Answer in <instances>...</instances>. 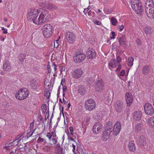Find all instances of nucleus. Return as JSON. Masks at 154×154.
I'll list each match as a JSON object with an SVG mask.
<instances>
[{
	"label": "nucleus",
	"instance_id": "f257e3e1",
	"mask_svg": "<svg viewBox=\"0 0 154 154\" xmlns=\"http://www.w3.org/2000/svg\"><path fill=\"white\" fill-rule=\"evenodd\" d=\"M131 5L133 9L137 14H140L143 11L141 4L139 0H131Z\"/></svg>",
	"mask_w": 154,
	"mask_h": 154
},
{
	"label": "nucleus",
	"instance_id": "f03ea898",
	"mask_svg": "<svg viewBox=\"0 0 154 154\" xmlns=\"http://www.w3.org/2000/svg\"><path fill=\"white\" fill-rule=\"evenodd\" d=\"M43 33L45 38H48L51 35L54 29L50 24H47L44 25L42 28Z\"/></svg>",
	"mask_w": 154,
	"mask_h": 154
},
{
	"label": "nucleus",
	"instance_id": "7ed1b4c3",
	"mask_svg": "<svg viewBox=\"0 0 154 154\" xmlns=\"http://www.w3.org/2000/svg\"><path fill=\"white\" fill-rule=\"evenodd\" d=\"M40 10L38 9H31L29 11L27 16V20L30 22H32L35 18L38 17V14L40 13Z\"/></svg>",
	"mask_w": 154,
	"mask_h": 154
},
{
	"label": "nucleus",
	"instance_id": "20e7f679",
	"mask_svg": "<svg viewBox=\"0 0 154 154\" xmlns=\"http://www.w3.org/2000/svg\"><path fill=\"white\" fill-rule=\"evenodd\" d=\"M29 95V91L26 88L19 91L18 93L15 94L16 97L19 100H24Z\"/></svg>",
	"mask_w": 154,
	"mask_h": 154
},
{
	"label": "nucleus",
	"instance_id": "39448f33",
	"mask_svg": "<svg viewBox=\"0 0 154 154\" xmlns=\"http://www.w3.org/2000/svg\"><path fill=\"white\" fill-rule=\"evenodd\" d=\"M86 58L85 54L80 52H76L75 55L73 57L74 61L76 63H80L84 60Z\"/></svg>",
	"mask_w": 154,
	"mask_h": 154
},
{
	"label": "nucleus",
	"instance_id": "423d86ee",
	"mask_svg": "<svg viewBox=\"0 0 154 154\" xmlns=\"http://www.w3.org/2000/svg\"><path fill=\"white\" fill-rule=\"evenodd\" d=\"M95 103L94 101L90 99L87 100L85 103V108L89 111H91L94 109L95 107Z\"/></svg>",
	"mask_w": 154,
	"mask_h": 154
},
{
	"label": "nucleus",
	"instance_id": "0eeeda50",
	"mask_svg": "<svg viewBox=\"0 0 154 154\" xmlns=\"http://www.w3.org/2000/svg\"><path fill=\"white\" fill-rule=\"evenodd\" d=\"M144 111L147 115H151L154 113V109L152 106L149 103H146L144 106Z\"/></svg>",
	"mask_w": 154,
	"mask_h": 154
},
{
	"label": "nucleus",
	"instance_id": "6e6552de",
	"mask_svg": "<svg viewBox=\"0 0 154 154\" xmlns=\"http://www.w3.org/2000/svg\"><path fill=\"white\" fill-rule=\"evenodd\" d=\"M66 38L68 42L70 43H72L75 41V36L72 32H67L66 35Z\"/></svg>",
	"mask_w": 154,
	"mask_h": 154
},
{
	"label": "nucleus",
	"instance_id": "1a4fd4ad",
	"mask_svg": "<svg viewBox=\"0 0 154 154\" xmlns=\"http://www.w3.org/2000/svg\"><path fill=\"white\" fill-rule=\"evenodd\" d=\"M104 83L102 80L97 81L95 85V89L97 91H100L103 90Z\"/></svg>",
	"mask_w": 154,
	"mask_h": 154
},
{
	"label": "nucleus",
	"instance_id": "9d476101",
	"mask_svg": "<svg viewBox=\"0 0 154 154\" xmlns=\"http://www.w3.org/2000/svg\"><path fill=\"white\" fill-rule=\"evenodd\" d=\"M136 143L137 145L142 147H144L146 145V142L145 138L143 135L140 136L138 138H137Z\"/></svg>",
	"mask_w": 154,
	"mask_h": 154
},
{
	"label": "nucleus",
	"instance_id": "9b49d317",
	"mask_svg": "<svg viewBox=\"0 0 154 154\" xmlns=\"http://www.w3.org/2000/svg\"><path fill=\"white\" fill-rule=\"evenodd\" d=\"M103 125L99 123H97L94 125L92 130L95 134H97L101 131Z\"/></svg>",
	"mask_w": 154,
	"mask_h": 154
},
{
	"label": "nucleus",
	"instance_id": "f8f14e48",
	"mask_svg": "<svg viewBox=\"0 0 154 154\" xmlns=\"http://www.w3.org/2000/svg\"><path fill=\"white\" fill-rule=\"evenodd\" d=\"M145 11L148 17L154 19V8H149L148 7L145 8Z\"/></svg>",
	"mask_w": 154,
	"mask_h": 154
},
{
	"label": "nucleus",
	"instance_id": "ddd939ff",
	"mask_svg": "<svg viewBox=\"0 0 154 154\" xmlns=\"http://www.w3.org/2000/svg\"><path fill=\"white\" fill-rule=\"evenodd\" d=\"M125 97L127 105L130 106L133 101L132 94L130 92H127L125 94Z\"/></svg>",
	"mask_w": 154,
	"mask_h": 154
},
{
	"label": "nucleus",
	"instance_id": "4468645a",
	"mask_svg": "<svg viewBox=\"0 0 154 154\" xmlns=\"http://www.w3.org/2000/svg\"><path fill=\"white\" fill-rule=\"evenodd\" d=\"M83 74V72L81 69H77L74 70L72 73L73 77L76 79L80 78Z\"/></svg>",
	"mask_w": 154,
	"mask_h": 154
},
{
	"label": "nucleus",
	"instance_id": "2eb2a0df",
	"mask_svg": "<svg viewBox=\"0 0 154 154\" xmlns=\"http://www.w3.org/2000/svg\"><path fill=\"white\" fill-rule=\"evenodd\" d=\"M88 50L87 53V58L88 59H90L91 60L95 57L96 56V53L92 49H89Z\"/></svg>",
	"mask_w": 154,
	"mask_h": 154
},
{
	"label": "nucleus",
	"instance_id": "dca6fc26",
	"mask_svg": "<svg viewBox=\"0 0 154 154\" xmlns=\"http://www.w3.org/2000/svg\"><path fill=\"white\" fill-rule=\"evenodd\" d=\"M136 133L139 132L143 129V125L141 122L136 124L133 127Z\"/></svg>",
	"mask_w": 154,
	"mask_h": 154
},
{
	"label": "nucleus",
	"instance_id": "f3484780",
	"mask_svg": "<svg viewBox=\"0 0 154 154\" xmlns=\"http://www.w3.org/2000/svg\"><path fill=\"white\" fill-rule=\"evenodd\" d=\"M111 132L110 130H106L103 132L102 139L103 141H106L109 139Z\"/></svg>",
	"mask_w": 154,
	"mask_h": 154
},
{
	"label": "nucleus",
	"instance_id": "a211bd4d",
	"mask_svg": "<svg viewBox=\"0 0 154 154\" xmlns=\"http://www.w3.org/2000/svg\"><path fill=\"white\" fill-rule=\"evenodd\" d=\"M48 11L46 10H43L42 13L39 15L40 17L42 18L44 22L47 21L48 20Z\"/></svg>",
	"mask_w": 154,
	"mask_h": 154
},
{
	"label": "nucleus",
	"instance_id": "6ab92c4d",
	"mask_svg": "<svg viewBox=\"0 0 154 154\" xmlns=\"http://www.w3.org/2000/svg\"><path fill=\"white\" fill-rule=\"evenodd\" d=\"M142 113L141 111L138 110L135 111L134 113L133 118L136 121H139L141 119Z\"/></svg>",
	"mask_w": 154,
	"mask_h": 154
},
{
	"label": "nucleus",
	"instance_id": "aec40b11",
	"mask_svg": "<svg viewBox=\"0 0 154 154\" xmlns=\"http://www.w3.org/2000/svg\"><path fill=\"white\" fill-rule=\"evenodd\" d=\"M123 106L122 102L119 101L115 105V109L117 112H122Z\"/></svg>",
	"mask_w": 154,
	"mask_h": 154
},
{
	"label": "nucleus",
	"instance_id": "412c9836",
	"mask_svg": "<svg viewBox=\"0 0 154 154\" xmlns=\"http://www.w3.org/2000/svg\"><path fill=\"white\" fill-rule=\"evenodd\" d=\"M43 7L49 10H54L58 8V7L53 4L45 3L43 5Z\"/></svg>",
	"mask_w": 154,
	"mask_h": 154
},
{
	"label": "nucleus",
	"instance_id": "4be33fe9",
	"mask_svg": "<svg viewBox=\"0 0 154 154\" xmlns=\"http://www.w3.org/2000/svg\"><path fill=\"white\" fill-rule=\"evenodd\" d=\"M3 67L4 70L6 71H9L11 69L10 63L8 60H6L4 62Z\"/></svg>",
	"mask_w": 154,
	"mask_h": 154
},
{
	"label": "nucleus",
	"instance_id": "5701e85b",
	"mask_svg": "<svg viewBox=\"0 0 154 154\" xmlns=\"http://www.w3.org/2000/svg\"><path fill=\"white\" fill-rule=\"evenodd\" d=\"M145 6L149 8H154V0H147L145 3Z\"/></svg>",
	"mask_w": 154,
	"mask_h": 154
},
{
	"label": "nucleus",
	"instance_id": "b1692460",
	"mask_svg": "<svg viewBox=\"0 0 154 154\" xmlns=\"http://www.w3.org/2000/svg\"><path fill=\"white\" fill-rule=\"evenodd\" d=\"M126 38L125 35H122V36L119 38L118 39V41L120 45L124 46L125 45V41Z\"/></svg>",
	"mask_w": 154,
	"mask_h": 154
},
{
	"label": "nucleus",
	"instance_id": "393cba45",
	"mask_svg": "<svg viewBox=\"0 0 154 154\" xmlns=\"http://www.w3.org/2000/svg\"><path fill=\"white\" fill-rule=\"evenodd\" d=\"M33 23H34L35 24L39 25L41 24L43 22H44L43 19L40 17V16L38 17H36L35 18L34 20L32 22Z\"/></svg>",
	"mask_w": 154,
	"mask_h": 154
},
{
	"label": "nucleus",
	"instance_id": "a878e982",
	"mask_svg": "<svg viewBox=\"0 0 154 154\" xmlns=\"http://www.w3.org/2000/svg\"><path fill=\"white\" fill-rule=\"evenodd\" d=\"M116 60L114 59L111 60L109 63V66L111 67H115L118 65Z\"/></svg>",
	"mask_w": 154,
	"mask_h": 154
},
{
	"label": "nucleus",
	"instance_id": "bb28decb",
	"mask_svg": "<svg viewBox=\"0 0 154 154\" xmlns=\"http://www.w3.org/2000/svg\"><path fill=\"white\" fill-rule=\"evenodd\" d=\"M128 148L130 151L134 152L136 150V147L133 142L130 141L129 142Z\"/></svg>",
	"mask_w": 154,
	"mask_h": 154
},
{
	"label": "nucleus",
	"instance_id": "cd10ccee",
	"mask_svg": "<svg viewBox=\"0 0 154 154\" xmlns=\"http://www.w3.org/2000/svg\"><path fill=\"white\" fill-rule=\"evenodd\" d=\"M148 125L154 127V117H151L148 119Z\"/></svg>",
	"mask_w": 154,
	"mask_h": 154
},
{
	"label": "nucleus",
	"instance_id": "c85d7f7f",
	"mask_svg": "<svg viewBox=\"0 0 154 154\" xmlns=\"http://www.w3.org/2000/svg\"><path fill=\"white\" fill-rule=\"evenodd\" d=\"M56 149V151L58 153L61 154L63 153V148L60 146L59 143L57 144Z\"/></svg>",
	"mask_w": 154,
	"mask_h": 154
},
{
	"label": "nucleus",
	"instance_id": "c756f323",
	"mask_svg": "<svg viewBox=\"0 0 154 154\" xmlns=\"http://www.w3.org/2000/svg\"><path fill=\"white\" fill-rule=\"evenodd\" d=\"M149 68L148 66H144L142 69L143 73L144 74H146L149 72Z\"/></svg>",
	"mask_w": 154,
	"mask_h": 154
},
{
	"label": "nucleus",
	"instance_id": "7c9ffc66",
	"mask_svg": "<svg viewBox=\"0 0 154 154\" xmlns=\"http://www.w3.org/2000/svg\"><path fill=\"white\" fill-rule=\"evenodd\" d=\"M112 123L111 122H109L107 123L105 126L106 128V130L107 131H108V130L112 131L111 129L112 128Z\"/></svg>",
	"mask_w": 154,
	"mask_h": 154
},
{
	"label": "nucleus",
	"instance_id": "2f4dec72",
	"mask_svg": "<svg viewBox=\"0 0 154 154\" xmlns=\"http://www.w3.org/2000/svg\"><path fill=\"white\" fill-rule=\"evenodd\" d=\"M134 58L133 57H129L128 60V65L129 66H132L133 64Z\"/></svg>",
	"mask_w": 154,
	"mask_h": 154
},
{
	"label": "nucleus",
	"instance_id": "473e14b6",
	"mask_svg": "<svg viewBox=\"0 0 154 154\" xmlns=\"http://www.w3.org/2000/svg\"><path fill=\"white\" fill-rule=\"evenodd\" d=\"M85 92V89L84 87H80L79 88V92L80 95H83Z\"/></svg>",
	"mask_w": 154,
	"mask_h": 154
},
{
	"label": "nucleus",
	"instance_id": "72a5a7b5",
	"mask_svg": "<svg viewBox=\"0 0 154 154\" xmlns=\"http://www.w3.org/2000/svg\"><path fill=\"white\" fill-rule=\"evenodd\" d=\"M144 32L146 34H150L151 32V28L149 26H146L144 29Z\"/></svg>",
	"mask_w": 154,
	"mask_h": 154
},
{
	"label": "nucleus",
	"instance_id": "f704fd0d",
	"mask_svg": "<svg viewBox=\"0 0 154 154\" xmlns=\"http://www.w3.org/2000/svg\"><path fill=\"white\" fill-rule=\"evenodd\" d=\"M120 131V129L113 128V134L115 136H116L118 134Z\"/></svg>",
	"mask_w": 154,
	"mask_h": 154
},
{
	"label": "nucleus",
	"instance_id": "c9c22d12",
	"mask_svg": "<svg viewBox=\"0 0 154 154\" xmlns=\"http://www.w3.org/2000/svg\"><path fill=\"white\" fill-rule=\"evenodd\" d=\"M116 128H119L121 130V124L120 122L117 121L116 122L115 125L114 126V127Z\"/></svg>",
	"mask_w": 154,
	"mask_h": 154
},
{
	"label": "nucleus",
	"instance_id": "e433bc0d",
	"mask_svg": "<svg viewBox=\"0 0 154 154\" xmlns=\"http://www.w3.org/2000/svg\"><path fill=\"white\" fill-rule=\"evenodd\" d=\"M58 137H52V139H51V141L52 143H50V144L51 145H52L53 144H55L57 142V140Z\"/></svg>",
	"mask_w": 154,
	"mask_h": 154
},
{
	"label": "nucleus",
	"instance_id": "4c0bfd02",
	"mask_svg": "<svg viewBox=\"0 0 154 154\" xmlns=\"http://www.w3.org/2000/svg\"><path fill=\"white\" fill-rule=\"evenodd\" d=\"M111 22L112 24L114 26H116L117 23L116 19L114 17L111 18Z\"/></svg>",
	"mask_w": 154,
	"mask_h": 154
},
{
	"label": "nucleus",
	"instance_id": "58836bf2",
	"mask_svg": "<svg viewBox=\"0 0 154 154\" xmlns=\"http://www.w3.org/2000/svg\"><path fill=\"white\" fill-rule=\"evenodd\" d=\"M26 55L24 54H21L19 56V59L21 61H23L25 59Z\"/></svg>",
	"mask_w": 154,
	"mask_h": 154
},
{
	"label": "nucleus",
	"instance_id": "ea45409f",
	"mask_svg": "<svg viewBox=\"0 0 154 154\" xmlns=\"http://www.w3.org/2000/svg\"><path fill=\"white\" fill-rule=\"evenodd\" d=\"M33 81H34L33 82L34 83V84H30V86L32 87V88L34 89H36L37 88V85L36 84V82L35 80H33Z\"/></svg>",
	"mask_w": 154,
	"mask_h": 154
},
{
	"label": "nucleus",
	"instance_id": "a19ab883",
	"mask_svg": "<svg viewBox=\"0 0 154 154\" xmlns=\"http://www.w3.org/2000/svg\"><path fill=\"white\" fill-rule=\"evenodd\" d=\"M65 82H63V80H62L61 82V85H62L63 87V92H65L67 90V87L65 86H64Z\"/></svg>",
	"mask_w": 154,
	"mask_h": 154
},
{
	"label": "nucleus",
	"instance_id": "79ce46f5",
	"mask_svg": "<svg viewBox=\"0 0 154 154\" xmlns=\"http://www.w3.org/2000/svg\"><path fill=\"white\" fill-rule=\"evenodd\" d=\"M51 137H57V135L56 134V131L55 129L53 131H52L51 133Z\"/></svg>",
	"mask_w": 154,
	"mask_h": 154
},
{
	"label": "nucleus",
	"instance_id": "37998d69",
	"mask_svg": "<svg viewBox=\"0 0 154 154\" xmlns=\"http://www.w3.org/2000/svg\"><path fill=\"white\" fill-rule=\"evenodd\" d=\"M42 108L43 109L44 113H45L46 112V106L45 104H43L42 106Z\"/></svg>",
	"mask_w": 154,
	"mask_h": 154
},
{
	"label": "nucleus",
	"instance_id": "c03bdc74",
	"mask_svg": "<svg viewBox=\"0 0 154 154\" xmlns=\"http://www.w3.org/2000/svg\"><path fill=\"white\" fill-rule=\"evenodd\" d=\"M116 61H117V63L118 64H119L120 63V62H121V60H122V59H121V57L119 56H118L117 57H116Z\"/></svg>",
	"mask_w": 154,
	"mask_h": 154
},
{
	"label": "nucleus",
	"instance_id": "a18cd8bd",
	"mask_svg": "<svg viewBox=\"0 0 154 154\" xmlns=\"http://www.w3.org/2000/svg\"><path fill=\"white\" fill-rule=\"evenodd\" d=\"M93 22L94 23L97 25H100L101 24V23L100 22L96 20H94Z\"/></svg>",
	"mask_w": 154,
	"mask_h": 154
},
{
	"label": "nucleus",
	"instance_id": "49530a36",
	"mask_svg": "<svg viewBox=\"0 0 154 154\" xmlns=\"http://www.w3.org/2000/svg\"><path fill=\"white\" fill-rule=\"evenodd\" d=\"M46 136L47 137H48L49 140L51 141V139L52 137L51 134L49 132H48L47 133Z\"/></svg>",
	"mask_w": 154,
	"mask_h": 154
},
{
	"label": "nucleus",
	"instance_id": "de8ad7c7",
	"mask_svg": "<svg viewBox=\"0 0 154 154\" xmlns=\"http://www.w3.org/2000/svg\"><path fill=\"white\" fill-rule=\"evenodd\" d=\"M15 141H16V140H14L13 141V142L10 143L8 145V147H10L11 146H13L15 144L14 143V142H15Z\"/></svg>",
	"mask_w": 154,
	"mask_h": 154
},
{
	"label": "nucleus",
	"instance_id": "09e8293b",
	"mask_svg": "<svg viewBox=\"0 0 154 154\" xmlns=\"http://www.w3.org/2000/svg\"><path fill=\"white\" fill-rule=\"evenodd\" d=\"M35 129L36 128L34 129V131H33V132L31 133V132L30 131L27 133V138H28L29 137L32 135L34 131H35Z\"/></svg>",
	"mask_w": 154,
	"mask_h": 154
},
{
	"label": "nucleus",
	"instance_id": "8fccbe9b",
	"mask_svg": "<svg viewBox=\"0 0 154 154\" xmlns=\"http://www.w3.org/2000/svg\"><path fill=\"white\" fill-rule=\"evenodd\" d=\"M112 35V37H110V38L111 39H114L115 38V36L116 35H115V32L114 31H112L111 32Z\"/></svg>",
	"mask_w": 154,
	"mask_h": 154
},
{
	"label": "nucleus",
	"instance_id": "3c124183",
	"mask_svg": "<svg viewBox=\"0 0 154 154\" xmlns=\"http://www.w3.org/2000/svg\"><path fill=\"white\" fill-rule=\"evenodd\" d=\"M44 141V139L43 138H41L40 137H39L38 138L37 141V143H40V142H43Z\"/></svg>",
	"mask_w": 154,
	"mask_h": 154
},
{
	"label": "nucleus",
	"instance_id": "603ef678",
	"mask_svg": "<svg viewBox=\"0 0 154 154\" xmlns=\"http://www.w3.org/2000/svg\"><path fill=\"white\" fill-rule=\"evenodd\" d=\"M59 40H56V43L55 42H54V46L55 48H57V47L59 45V44L58 43V41Z\"/></svg>",
	"mask_w": 154,
	"mask_h": 154
},
{
	"label": "nucleus",
	"instance_id": "864d4df0",
	"mask_svg": "<svg viewBox=\"0 0 154 154\" xmlns=\"http://www.w3.org/2000/svg\"><path fill=\"white\" fill-rule=\"evenodd\" d=\"M101 2L103 5L106 4L108 2V0H101Z\"/></svg>",
	"mask_w": 154,
	"mask_h": 154
},
{
	"label": "nucleus",
	"instance_id": "5fc2aeb1",
	"mask_svg": "<svg viewBox=\"0 0 154 154\" xmlns=\"http://www.w3.org/2000/svg\"><path fill=\"white\" fill-rule=\"evenodd\" d=\"M60 70L61 71V72L62 71H64L65 69V67L62 66H60Z\"/></svg>",
	"mask_w": 154,
	"mask_h": 154
},
{
	"label": "nucleus",
	"instance_id": "6e6d98bb",
	"mask_svg": "<svg viewBox=\"0 0 154 154\" xmlns=\"http://www.w3.org/2000/svg\"><path fill=\"white\" fill-rule=\"evenodd\" d=\"M20 152V148H18L15 150V153L17 154H19Z\"/></svg>",
	"mask_w": 154,
	"mask_h": 154
},
{
	"label": "nucleus",
	"instance_id": "4d7b16f0",
	"mask_svg": "<svg viewBox=\"0 0 154 154\" xmlns=\"http://www.w3.org/2000/svg\"><path fill=\"white\" fill-rule=\"evenodd\" d=\"M124 26L123 25L120 26H119V31H121L124 29Z\"/></svg>",
	"mask_w": 154,
	"mask_h": 154
},
{
	"label": "nucleus",
	"instance_id": "13d9d810",
	"mask_svg": "<svg viewBox=\"0 0 154 154\" xmlns=\"http://www.w3.org/2000/svg\"><path fill=\"white\" fill-rule=\"evenodd\" d=\"M125 70H122L120 72V75L121 76H123L125 74Z\"/></svg>",
	"mask_w": 154,
	"mask_h": 154
},
{
	"label": "nucleus",
	"instance_id": "bf43d9fd",
	"mask_svg": "<svg viewBox=\"0 0 154 154\" xmlns=\"http://www.w3.org/2000/svg\"><path fill=\"white\" fill-rule=\"evenodd\" d=\"M33 126H34V122H32L30 123V130H31L32 129H33Z\"/></svg>",
	"mask_w": 154,
	"mask_h": 154
},
{
	"label": "nucleus",
	"instance_id": "052dcab7",
	"mask_svg": "<svg viewBox=\"0 0 154 154\" xmlns=\"http://www.w3.org/2000/svg\"><path fill=\"white\" fill-rule=\"evenodd\" d=\"M72 146L73 148V149H72V151L75 154V145H74L73 144H72Z\"/></svg>",
	"mask_w": 154,
	"mask_h": 154
},
{
	"label": "nucleus",
	"instance_id": "680f3d73",
	"mask_svg": "<svg viewBox=\"0 0 154 154\" xmlns=\"http://www.w3.org/2000/svg\"><path fill=\"white\" fill-rule=\"evenodd\" d=\"M2 31H3V33L4 34H6L7 33V29L5 30V29L4 27H2Z\"/></svg>",
	"mask_w": 154,
	"mask_h": 154
},
{
	"label": "nucleus",
	"instance_id": "e2e57ef3",
	"mask_svg": "<svg viewBox=\"0 0 154 154\" xmlns=\"http://www.w3.org/2000/svg\"><path fill=\"white\" fill-rule=\"evenodd\" d=\"M89 9L88 8H87L86 9H85L84 11V14H87V12L88 13V11L89 10Z\"/></svg>",
	"mask_w": 154,
	"mask_h": 154
},
{
	"label": "nucleus",
	"instance_id": "0e129e2a",
	"mask_svg": "<svg viewBox=\"0 0 154 154\" xmlns=\"http://www.w3.org/2000/svg\"><path fill=\"white\" fill-rule=\"evenodd\" d=\"M118 67L117 68L116 70H118V71H119L121 69V64H118Z\"/></svg>",
	"mask_w": 154,
	"mask_h": 154
},
{
	"label": "nucleus",
	"instance_id": "69168bd1",
	"mask_svg": "<svg viewBox=\"0 0 154 154\" xmlns=\"http://www.w3.org/2000/svg\"><path fill=\"white\" fill-rule=\"evenodd\" d=\"M38 117V119L40 121H42V120L43 118L41 114L39 115Z\"/></svg>",
	"mask_w": 154,
	"mask_h": 154
},
{
	"label": "nucleus",
	"instance_id": "338daca9",
	"mask_svg": "<svg viewBox=\"0 0 154 154\" xmlns=\"http://www.w3.org/2000/svg\"><path fill=\"white\" fill-rule=\"evenodd\" d=\"M47 68H48V73H50L51 72V71L50 66V65H48L47 66Z\"/></svg>",
	"mask_w": 154,
	"mask_h": 154
},
{
	"label": "nucleus",
	"instance_id": "774afa93",
	"mask_svg": "<svg viewBox=\"0 0 154 154\" xmlns=\"http://www.w3.org/2000/svg\"><path fill=\"white\" fill-rule=\"evenodd\" d=\"M111 11L109 10H107V11H106V14H110L111 12Z\"/></svg>",
	"mask_w": 154,
	"mask_h": 154
}]
</instances>
